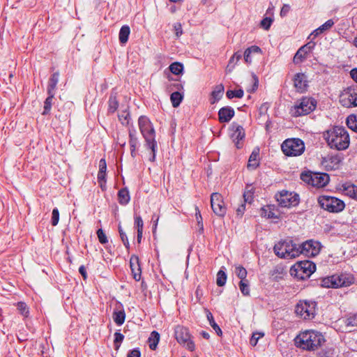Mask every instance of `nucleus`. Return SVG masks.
Wrapping results in <instances>:
<instances>
[{
  "mask_svg": "<svg viewBox=\"0 0 357 357\" xmlns=\"http://www.w3.org/2000/svg\"><path fill=\"white\" fill-rule=\"evenodd\" d=\"M295 345L303 350L314 351L318 350L325 342L324 336L315 330L301 331L295 337Z\"/></svg>",
  "mask_w": 357,
  "mask_h": 357,
  "instance_id": "nucleus-1",
  "label": "nucleus"
},
{
  "mask_svg": "<svg viewBox=\"0 0 357 357\" xmlns=\"http://www.w3.org/2000/svg\"><path fill=\"white\" fill-rule=\"evenodd\" d=\"M324 138L331 149L338 151L347 149L350 144L349 133L345 128L334 126L327 130L324 134Z\"/></svg>",
  "mask_w": 357,
  "mask_h": 357,
  "instance_id": "nucleus-2",
  "label": "nucleus"
},
{
  "mask_svg": "<svg viewBox=\"0 0 357 357\" xmlns=\"http://www.w3.org/2000/svg\"><path fill=\"white\" fill-rule=\"evenodd\" d=\"M138 126L141 134L145 141V146L151 150L152 157L150 160L153 162L155 158L157 150V142L155 140V132L150 120L144 116H141L138 119Z\"/></svg>",
  "mask_w": 357,
  "mask_h": 357,
  "instance_id": "nucleus-3",
  "label": "nucleus"
},
{
  "mask_svg": "<svg viewBox=\"0 0 357 357\" xmlns=\"http://www.w3.org/2000/svg\"><path fill=\"white\" fill-rule=\"evenodd\" d=\"M354 282V278L349 273L335 274L321 280V286L326 288L348 287Z\"/></svg>",
  "mask_w": 357,
  "mask_h": 357,
  "instance_id": "nucleus-4",
  "label": "nucleus"
},
{
  "mask_svg": "<svg viewBox=\"0 0 357 357\" xmlns=\"http://www.w3.org/2000/svg\"><path fill=\"white\" fill-rule=\"evenodd\" d=\"M300 248L292 241L278 242L274 246L275 255L281 258L293 259L299 256Z\"/></svg>",
  "mask_w": 357,
  "mask_h": 357,
  "instance_id": "nucleus-5",
  "label": "nucleus"
},
{
  "mask_svg": "<svg viewBox=\"0 0 357 357\" xmlns=\"http://www.w3.org/2000/svg\"><path fill=\"white\" fill-rule=\"evenodd\" d=\"M316 266L310 261H301L296 263L290 268V275L298 280H305L315 271Z\"/></svg>",
  "mask_w": 357,
  "mask_h": 357,
  "instance_id": "nucleus-6",
  "label": "nucleus"
},
{
  "mask_svg": "<svg viewBox=\"0 0 357 357\" xmlns=\"http://www.w3.org/2000/svg\"><path fill=\"white\" fill-rule=\"evenodd\" d=\"M317 106V101L310 97H303L299 100L290 109L293 116L306 115L312 112Z\"/></svg>",
  "mask_w": 357,
  "mask_h": 357,
  "instance_id": "nucleus-7",
  "label": "nucleus"
},
{
  "mask_svg": "<svg viewBox=\"0 0 357 357\" xmlns=\"http://www.w3.org/2000/svg\"><path fill=\"white\" fill-rule=\"evenodd\" d=\"M281 149L287 156L294 157L301 155L305 151L304 142L298 138L287 139L283 142Z\"/></svg>",
  "mask_w": 357,
  "mask_h": 357,
  "instance_id": "nucleus-8",
  "label": "nucleus"
},
{
  "mask_svg": "<svg viewBox=\"0 0 357 357\" xmlns=\"http://www.w3.org/2000/svg\"><path fill=\"white\" fill-rule=\"evenodd\" d=\"M301 179L304 182L316 188H323L329 182V176L325 173L303 172Z\"/></svg>",
  "mask_w": 357,
  "mask_h": 357,
  "instance_id": "nucleus-9",
  "label": "nucleus"
},
{
  "mask_svg": "<svg viewBox=\"0 0 357 357\" xmlns=\"http://www.w3.org/2000/svg\"><path fill=\"white\" fill-rule=\"evenodd\" d=\"M318 202L322 208L332 213L340 212L345 207L343 201L331 196H320Z\"/></svg>",
  "mask_w": 357,
  "mask_h": 357,
  "instance_id": "nucleus-10",
  "label": "nucleus"
},
{
  "mask_svg": "<svg viewBox=\"0 0 357 357\" xmlns=\"http://www.w3.org/2000/svg\"><path fill=\"white\" fill-rule=\"evenodd\" d=\"M275 197L281 207L290 208L296 206L299 203V195L288 190H281L275 194Z\"/></svg>",
  "mask_w": 357,
  "mask_h": 357,
  "instance_id": "nucleus-11",
  "label": "nucleus"
},
{
  "mask_svg": "<svg viewBox=\"0 0 357 357\" xmlns=\"http://www.w3.org/2000/svg\"><path fill=\"white\" fill-rule=\"evenodd\" d=\"M340 102L345 107L357 106V86L344 89L340 93Z\"/></svg>",
  "mask_w": 357,
  "mask_h": 357,
  "instance_id": "nucleus-12",
  "label": "nucleus"
},
{
  "mask_svg": "<svg viewBox=\"0 0 357 357\" xmlns=\"http://www.w3.org/2000/svg\"><path fill=\"white\" fill-rule=\"evenodd\" d=\"M315 309V302L301 301L296 305L295 312L304 319H311L314 317Z\"/></svg>",
  "mask_w": 357,
  "mask_h": 357,
  "instance_id": "nucleus-13",
  "label": "nucleus"
},
{
  "mask_svg": "<svg viewBox=\"0 0 357 357\" xmlns=\"http://www.w3.org/2000/svg\"><path fill=\"white\" fill-rule=\"evenodd\" d=\"M174 335L177 342L185 346L188 350L193 351L195 349V345L191 340V336L187 328L177 326L174 330Z\"/></svg>",
  "mask_w": 357,
  "mask_h": 357,
  "instance_id": "nucleus-14",
  "label": "nucleus"
},
{
  "mask_svg": "<svg viewBox=\"0 0 357 357\" xmlns=\"http://www.w3.org/2000/svg\"><path fill=\"white\" fill-rule=\"evenodd\" d=\"M298 248H301L299 255L303 254L307 257H314L319 253L321 246L319 242L309 240L298 245Z\"/></svg>",
  "mask_w": 357,
  "mask_h": 357,
  "instance_id": "nucleus-15",
  "label": "nucleus"
},
{
  "mask_svg": "<svg viewBox=\"0 0 357 357\" xmlns=\"http://www.w3.org/2000/svg\"><path fill=\"white\" fill-rule=\"evenodd\" d=\"M211 206L213 213L218 216H224L227 208L222 195L213 192L211 195Z\"/></svg>",
  "mask_w": 357,
  "mask_h": 357,
  "instance_id": "nucleus-16",
  "label": "nucleus"
},
{
  "mask_svg": "<svg viewBox=\"0 0 357 357\" xmlns=\"http://www.w3.org/2000/svg\"><path fill=\"white\" fill-rule=\"evenodd\" d=\"M294 86L299 93H303L307 88V77L304 73H297L294 77Z\"/></svg>",
  "mask_w": 357,
  "mask_h": 357,
  "instance_id": "nucleus-17",
  "label": "nucleus"
},
{
  "mask_svg": "<svg viewBox=\"0 0 357 357\" xmlns=\"http://www.w3.org/2000/svg\"><path fill=\"white\" fill-rule=\"evenodd\" d=\"M314 43H308L307 44L302 46L294 55V62L295 63L302 62L307 57V54L314 48Z\"/></svg>",
  "mask_w": 357,
  "mask_h": 357,
  "instance_id": "nucleus-18",
  "label": "nucleus"
},
{
  "mask_svg": "<svg viewBox=\"0 0 357 357\" xmlns=\"http://www.w3.org/2000/svg\"><path fill=\"white\" fill-rule=\"evenodd\" d=\"M232 130L233 133L231 134V138L235 143L236 148L240 149L241 147V144L240 142L245 137L244 129L241 126L233 123Z\"/></svg>",
  "mask_w": 357,
  "mask_h": 357,
  "instance_id": "nucleus-19",
  "label": "nucleus"
},
{
  "mask_svg": "<svg viewBox=\"0 0 357 357\" xmlns=\"http://www.w3.org/2000/svg\"><path fill=\"white\" fill-rule=\"evenodd\" d=\"M129 144L131 156L135 158L137 155L136 151L139 145V140L137 136V131L134 127L129 128Z\"/></svg>",
  "mask_w": 357,
  "mask_h": 357,
  "instance_id": "nucleus-20",
  "label": "nucleus"
},
{
  "mask_svg": "<svg viewBox=\"0 0 357 357\" xmlns=\"http://www.w3.org/2000/svg\"><path fill=\"white\" fill-rule=\"evenodd\" d=\"M234 109L229 106L223 107L218 112V120L220 123L229 122L234 116Z\"/></svg>",
  "mask_w": 357,
  "mask_h": 357,
  "instance_id": "nucleus-21",
  "label": "nucleus"
},
{
  "mask_svg": "<svg viewBox=\"0 0 357 357\" xmlns=\"http://www.w3.org/2000/svg\"><path fill=\"white\" fill-rule=\"evenodd\" d=\"M261 50L259 47L252 45L247 48L244 52V60L247 64H250L252 62L254 56L255 54H261Z\"/></svg>",
  "mask_w": 357,
  "mask_h": 357,
  "instance_id": "nucleus-22",
  "label": "nucleus"
},
{
  "mask_svg": "<svg viewBox=\"0 0 357 357\" xmlns=\"http://www.w3.org/2000/svg\"><path fill=\"white\" fill-rule=\"evenodd\" d=\"M130 265L133 278L136 281H139L141 278V268L139 264V258L137 256H132L130 261Z\"/></svg>",
  "mask_w": 357,
  "mask_h": 357,
  "instance_id": "nucleus-23",
  "label": "nucleus"
},
{
  "mask_svg": "<svg viewBox=\"0 0 357 357\" xmlns=\"http://www.w3.org/2000/svg\"><path fill=\"white\" fill-rule=\"evenodd\" d=\"M340 159L338 156H328L324 158L322 165L327 170H333L338 168Z\"/></svg>",
  "mask_w": 357,
  "mask_h": 357,
  "instance_id": "nucleus-24",
  "label": "nucleus"
},
{
  "mask_svg": "<svg viewBox=\"0 0 357 357\" xmlns=\"http://www.w3.org/2000/svg\"><path fill=\"white\" fill-rule=\"evenodd\" d=\"M342 193L350 198L357 199V186L350 183H344L341 186Z\"/></svg>",
  "mask_w": 357,
  "mask_h": 357,
  "instance_id": "nucleus-25",
  "label": "nucleus"
},
{
  "mask_svg": "<svg viewBox=\"0 0 357 357\" xmlns=\"http://www.w3.org/2000/svg\"><path fill=\"white\" fill-rule=\"evenodd\" d=\"M59 74L58 73H54L52 75L50 78L48 86H47V93L48 94H54L55 95V90L56 85L59 82Z\"/></svg>",
  "mask_w": 357,
  "mask_h": 357,
  "instance_id": "nucleus-26",
  "label": "nucleus"
},
{
  "mask_svg": "<svg viewBox=\"0 0 357 357\" xmlns=\"http://www.w3.org/2000/svg\"><path fill=\"white\" fill-rule=\"evenodd\" d=\"M224 92V86L222 84L217 85L211 93V103L215 104L222 96Z\"/></svg>",
  "mask_w": 357,
  "mask_h": 357,
  "instance_id": "nucleus-27",
  "label": "nucleus"
},
{
  "mask_svg": "<svg viewBox=\"0 0 357 357\" xmlns=\"http://www.w3.org/2000/svg\"><path fill=\"white\" fill-rule=\"evenodd\" d=\"M255 188L252 185H247L243 193L245 203L251 204L254 199Z\"/></svg>",
  "mask_w": 357,
  "mask_h": 357,
  "instance_id": "nucleus-28",
  "label": "nucleus"
},
{
  "mask_svg": "<svg viewBox=\"0 0 357 357\" xmlns=\"http://www.w3.org/2000/svg\"><path fill=\"white\" fill-rule=\"evenodd\" d=\"M130 199L129 191L127 188H122L118 192V200L120 204L126 205Z\"/></svg>",
  "mask_w": 357,
  "mask_h": 357,
  "instance_id": "nucleus-29",
  "label": "nucleus"
},
{
  "mask_svg": "<svg viewBox=\"0 0 357 357\" xmlns=\"http://www.w3.org/2000/svg\"><path fill=\"white\" fill-rule=\"evenodd\" d=\"M112 318L118 326H121L125 321L126 313L123 310H116L113 312Z\"/></svg>",
  "mask_w": 357,
  "mask_h": 357,
  "instance_id": "nucleus-30",
  "label": "nucleus"
},
{
  "mask_svg": "<svg viewBox=\"0 0 357 357\" xmlns=\"http://www.w3.org/2000/svg\"><path fill=\"white\" fill-rule=\"evenodd\" d=\"M259 149H255L248 160V167L255 169L259 165Z\"/></svg>",
  "mask_w": 357,
  "mask_h": 357,
  "instance_id": "nucleus-31",
  "label": "nucleus"
},
{
  "mask_svg": "<svg viewBox=\"0 0 357 357\" xmlns=\"http://www.w3.org/2000/svg\"><path fill=\"white\" fill-rule=\"evenodd\" d=\"M260 215L261 217L267 218H278V215L273 211L271 206H265L260 209Z\"/></svg>",
  "mask_w": 357,
  "mask_h": 357,
  "instance_id": "nucleus-32",
  "label": "nucleus"
},
{
  "mask_svg": "<svg viewBox=\"0 0 357 357\" xmlns=\"http://www.w3.org/2000/svg\"><path fill=\"white\" fill-rule=\"evenodd\" d=\"M242 55L239 52L234 53L229 61V63L227 66V70L231 72L234 70L237 63L241 59Z\"/></svg>",
  "mask_w": 357,
  "mask_h": 357,
  "instance_id": "nucleus-33",
  "label": "nucleus"
},
{
  "mask_svg": "<svg viewBox=\"0 0 357 357\" xmlns=\"http://www.w3.org/2000/svg\"><path fill=\"white\" fill-rule=\"evenodd\" d=\"M160 340V335L156 331H153L149 337V344L151 350H155Z\"/></svg>",
  "mask_w": 357,
  "mask_h": 357,
  "instance_id": "nucleus-34",
  "label": "nucleus"
},
{
  "mask_svg": "<svg viewBox=\"0 0 357 357\" xmlns=\"http://www.w3.org/2000/svg\"><path fill=\"white\" fill-rule=\"evenodd\" d=\"M130 33V27L127 25L123 26L119 31V41L124 44L128 40Z\"/></svg>",
  "mask_w": 357,
  "mask_h": 357,
  "instance_id": "nucleus-35",
  "label": "nucleus"
},
{
  "mask_svg": "<svg viewBox=\"0 0 357 357\" xmlns=\"http://www.w3.org/2000/svg\"><path fill=\"white\" fill-rule=\"evenodd\" d=\"M206 314L207 319H208L211 326L215 330V331L216 332V333L218 335H221L222 331H221L220 328L218 326V325L215 322V320L213 319L212 313L209 310H206Z\"/></svg>",
  "mask_w": 357,
  "mask_h": 357,
  "instance_id": "nucleus-36",
  "label": "nucleus"
},
{
  "mask_svg": "<svg viewBox=\"0 0 357 357\" xmlns=\"http://www.w3.org/2000/svg\"><path fill=\"white\" fill-rule=\"evenodd\" d=\"M183 96L179 92H174L171 94L170 100L174 107H177L181 104Z\"/></svg>",
  "mask_w": 357,
  "mask_h": 357,
  "instance_id": "nucleus-37",
  "label": "nucleus"
},
{
  "mask_svg": "<svg viewBox=\"0 0 357 357\" xmlns=\"http://www.w3.org/2000/svg\"><path fill=\"white\" fill-rule=\"evenodd\" d=\"M347 125L351 130L357 132V114L349 115L347 119Z\"/></svg>",
  "mask_w": 357,
  "mask_h": 357,
  "instance_id": "nucleus-38",
  "label": "nucleus"
},
{
  "mask_svg": "<svg viewBox=\"0 0 357 357\" xmlns=\"http://www.w3.org/2000/svg\"><path fill=\"white\" fill-rule=\"evenodd\" d=\"M235 274L241 279V281L246 280L248 272L243 266L241 265L236 266Z\"/></svg>",
  "mask_w": 357,
  "mask_h": 357,
  "instance_id": "nucleus-39",
  "label": "nucleus"
},
{
  "mask_svg": "<svg viewBox=\"0 0 357 357\" xmlns=\"http://www.w3.org/2000/svg\"><path fill=\"white\" fill-rule=\"evenodd\" d=\"M106 172L98 171L97 179L102 190H106Z\"/></svg>",
  "mask_w": 357,
  "mask_h": 357,
  "instance_id": "nucleus-40",
  "label": "nucleus"
},
{
  "mask_svg": "<svg viewBox=\"0 0 357 357\" xmlns=\"http://www.w3.org/2000/svg\"><path fill=\"white\" fill-rule=\"evenodd\" d=\"M243 90L241 89L238 90H228L226 93V96L229 99H232L234 98H241L243 97Z\"/></svg>",
  "mask_w": 357,
  "mask_h": 357,
  "instance_id": "nucleus-41",
  "label": "nucleus"
},
{
  "mask_svg": "<svg viewBox=\"0 0 357 357\" xmlns=\"http://www.w3.org/2000/svg\"><path fill=\"white\" fill-rule=\"evenodd\" d=\"M54 94H48V97L46 98L44 102V111L43 112V114L45 115L50 112L52 107V100L54 98Z\"/></svg>",
  "mask_w": 357,
  "mask_h": 357,
  "instance_id": "nucleus-42",
  "label": "nucleus"
},
{
  "mask_svg": "<svg viewBox=\"0 0 357 357\" xmlns=\"http://www.w3.org/2000/svg\"><path fill=\"white\" fill-rule=\"evenodd\" d=\"M169 70L174 75H179L183 72V66L181 63L174 62L169 66Z\"/></svg>",
  "mask_w": 357,
  "mask_h": 357,
  "instance_id": "nucleus-43",
  "label": "nucleus"
},
{
  "mask_svg": "<svg viewBox=\"0 0 357 357\" xmlns=\"http://www.w3.org/2000/svg\"><path fill=\"white\" fill-rule=\"evenodd\" d=\"M109 112L114 113L119 107V102L115 96H111L109 99Z\"/></svg>",
  "mask_w": 357,
  "mask_h": 357,
  "instance_id": "nucleus-44",
  "label": "nucleus"
},
{
  "mask_svg": "<svg viewBox=\"0 0 357 357\" xmlns=\"http://www.w3.org/2000/svg\"><path fill=\"white\" fill-rule=\"evenodd\" d=\"M227 281V275L225 271L220 270L217 274L216 283L218 286L222 287L225 284Z\"/></svg>",
  "mask_w": 357,
  "mask_h": 357,
  "instance_id": "nucleus-45",
  "label": "nucleus"
},
{
  "mask_svg": "<svg viewBox=\"0 0 357 357\" xmlns=\"http://www.w3.org/2000/svg\"><path fill=\"white\" fill-rule=\"evenodd\" d=\"M239 289L241 291V293L244 296H249L250 295V288H249V283L248 281L243 280L240 281L239 282Z\"/></svg>",
  "mask_w": 357,
  "mask_h": 357,
  "instance_id": "nucleus-46",
  "label": "nucleus"
},
{
  "mask_svg": "<svg viewBox=\"0 0 357 357\" xmlns=\"http://www.w3.org/2000/svg\"><path fill=\"white\" fill-rule=\"evenodd\" d=\"M123 339H124V336L121 333L116 332L114 333V347H115L116 349H119V348L120 347L121 343L123 342Z\"/></svg>",
  "mask_w": 357,
  "mask_h": 357,
  "instance_id": "nucleus-47",
  "label": "nucleus"
},
{
  "mask_svg": "<svg viewBox=\"0 0 357 357\" xmlns=\"http://www.w3.org/2000/svg\"><path fill=\"white\" fill-rule=\"evenodd\" d=\"M264 334L263 333H258V332L253 333V334L250 338V344L252 346L257 345L258 340L260 338H261L262 337H264Z\"/></svg>",
  "mask_w": 357,
  "mask_h": 357,
  "instance_id": "nucleus-48",
  "label": "nucleus"
},
{
  "mask_svg": "<svg viewBox=\"0 0 357 357\" xmlns=\"http://www.w3.org/2000/svg\"><path fill=\"white\" fill-rule=\"evenodd\" d=\"M333 24H334L333 21L332 20H328L324 24H322L321 26H319L318 29H317V31L324 32V31L331 29Z\"/></svg>",
  "mask_w": 357,
  "mask_h": 357,
  "instance_id": "nucleus-49",
  "label": "nucleus"
},
{
  "mask_svg": "<svg viewBox=\"0 0 357 357\" xmlns=\"http://www.w3.org/2000/svg\"><path fill=\"white\" fill-rule=\"evenodd\" d=\"M59 220V210L55 208L53 209L52 213L51 223L53 226L57 225Z\"/></svg>",
  "mask_w": 357,
  "mask_h": 357,
  "instance_id": "nucleus-50",
  "label": "nucleus"
},
{
  "mask_svg": "<svg viewBox=\"0 0 357 357\" xmlns=\"http://www.w3.org/2000/svg\"><path fill=\"white\" fill-rule=\"evenodd\" d=\"M119 235L121 238V241H123L124 245L127 248H129V241H128V237L126 236V234L123 231L121 225H119Z\"/></svg>",
  "mask_w": 357,
  "mask_h": 357,
  "instance_id": "nucleus-51",
  "label": "nucleus"
},
{
  "mask_svg": "<svg viewBox=\"0 0 357 357\" xmlns=\"http://www.w3.org/2000/svg\"><path fill=\"white\" fill-rule=\"evenodd\" d=\"M273 19L271 17H265L261 21V26L265 29L268 30L272 24Z\"/></svg>",
  "mask_w": 357,
  "mask_h": 357,
  "instance_id": "nucleus-52",
  "label": "nucleus"
},
{
  "mask_svg": "<svg viewBox=\"0 0 357 357\" xmlns=\"http://www.w3.org/2000/svg\"><path fill=\"white\" fill-rule=\"evenodd\" d=\"M135 226L137 231H143L144 223L140 215H135Z\"/></svg>",
  "mask_w": 357,
  "mask_h": 357,
  "instance_id": "nucleus-53",
  "label": "nucleus"
},
{
  "mask_svg": "<svg viewBox=\"0 0 357 357\" xmlns=\"http://www.w3.org/2000/svg\"><path fill=\"white\" fill-rule=\"evenodd\" d=\"M97 236L98 238V241L101 244H105L108 242L107 236L102 229H99L97 231Z\"/></svg>",
  "mask_w": 357,
  "mask_h": 357,
  "instance_id": "nucleus-54",
  "label": "nucleus"
},
{
  "mask_svg": "<svg viewBox=\"0 0 357 357\" xmlns=\"http://www.w3.org/2000/svg\"><path fill=\"white\" fill-rule=\"evenodd\" d=\"M17 309L21 312V314L24 316L27 317L29 314V310L26 307V305L24 303L19 302L17 303Z\"/></svg>",
  "mask_w": 357,
  "mask_h": 357,
  "instance_id": "nucleus-55",
  "label": "nucleus"
},
{
  "mask_svg": "<svg viewBox=\"0 0 357 357\" xmlns=\"http://www.w3.org/2000/svg\"><path fill=\"white\" fill-rule=\"evenodd\" d=\"M347 326H357V314L349 317L347 321Z\"/></svg>",
  "mask_w": 357,
  "mask_h": 357,
  "instance_id": "nucleus-56",
  "label": "nucleus"
},
{
  "mask_svg": "<svg viewBox=\"0 0 357 357\" xmlns=\"http://www.w3.org/2000/svg\"><path fill=\"white\" fill-rule=\"evenodd\" d=\"M290 6L288 4H284L281 10H280V15L281 17H284L287 15V13L290 10Z\"/></svg>",
  "mask_w": 357,
  "mask_h": 357,
  "instance_id": "nucleus-57",
  "label": "nucleus"
},
{
  "mask_svg": "<svg viewBox=\"0 0 357 357\" xmlns=\"http://www.w3.org/2000/svg\"><path fill=\"white\" fill-rule=\"evenodd\" d=\"M152 220L153 222V233L154 234L156 231L158 221H159V216L156 215L155 214H153L152 216Z\"/></svg>",
  "mask_w": 357,
  "mask_h": 357,
  "instance_id": "nucleus-58",
  "label": "nucleus"
},
{
  "mask_svg": "<svg viewBox=\"0 0 357 357\" xmlns=\"http://www.w3.org/2000/svg\"><path fill=\"white\" fill-rule=\"evenodd\" d=\"M106 170H107L106 160L104 158H102L99 161V171L106 172Z\"/></svg>",
  "mask_w": 357,
  "mask_h": 357,
  "instance_id": "nucleus-59",
  "label": "nucleus"
},
{
  "mask_svg": "<svg viewBox=\"0 0 357 357\" xmlns=\"http://www.w3.org/2000/svg\"><path fill=\"white\" fill-rule=\"evenodd\" d=\"M127 357H140V352L138 349H132L128 353Z\"/></svg>",
  "mask_w": 357,
  "mask_h": 357,
  "instance_id": "nucleus-60",
  "label": "nucleus"
},
{
  "mask_svg": "<svg viewBox=\"0 0 357 357\" xmlns=\"http://www.w3.org/2000/svg\"><path fill=\"white\" fill-rule=\"evenodd\" d=\"M174 29L176 31V35L177 37H179L182 34V27L181 24H177L174 26Z\"/></svg>",
  "mask_w": 357,
  "mask_h": 357,
  "instance_id": "nucleus-61",
  "label": "nucleus"
},
{
  "mask_svg": "<svg viewBox=\"0 0 357 357\" xmlns=\"http://www.w3.org/2000/svg\"><path fill=\"white\" fill-rule=\"evenodd\" d=\"M79 273L82 275V276L84 278V279H86V277H87V273H86V268L84 266H81L79 268Z\"/></svg>",
  "mask_w": 357,
  "mask_h": 357,
  "instance_id": "nucleus-62",
  "label": "nucleus"
},
{
  "mask_svg": "<svg viewBox=\"0 0 357 357\" xmlns=\"http://www.w3.org/2000/svg\"><path fill=\"white\" fill-rule=\"evenodd\" d=\"M245 204H241L239 207L236 209V213L238 215H242L245 211Z\"/></svg>",
  "mask_w": 357,
  "mask_h": 357,
  "instance_id": "nucleus-63",
  "label": "nucleus"
},
{
  "mask_svg": "<svg viewBox=\"0 0 357 357\" xmlns=\"http://www.w3.org/2000/svg\"><path fill=\"white\" fill-rule=\"evenodd\" d=\"M352 79L357 83V69H353L350 73Z\"/></svg>",
  "mask_w": 357,
  "mask_h": 357,
  "instance_id": "nucleus-64",
  "label": "nucleus"
}]
</instances>
